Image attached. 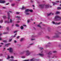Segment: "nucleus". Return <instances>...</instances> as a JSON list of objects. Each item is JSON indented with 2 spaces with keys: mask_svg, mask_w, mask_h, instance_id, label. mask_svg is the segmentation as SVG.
Returning <instances> with one entry per match:
<instances>
[{
  "mask_svg": "<svg viewBox=\"0 0 61 61\" xmlns=\"http://www.w3.org/2000/svg\"><path fill=\"white\" fill-rule=\"evenodd\" d=\"M61 32H59L58 34L55 33V36H53V38H55V37H57V38H58L60 37V36L59 35V34H61Z\"/></svg>",
  "mask_w": 61,
  "mask_h": 61,
  "instance_id": "nucleus-1",
  "label": "nucleus"
},
{
  "mask_svg": "<svg viewBox=\"0 0 61 61\" xmlns=\"http://www.w3.org/2000/svg\"><path fill=\"white\" fill-rule=\"evenodd\" d=\"M55 19L56 20H58V21L61 20V17L57 15L55 17Z\"/></svg>",
  "mask_w": 61,
  "mask_h": 61,
  "instance_id": "nucleus-2",
  "label": "nucleus"
},
{
  "mask_svg": "<svg viewBox=\"0 0 61 61\" xmlns=\"http://www.w3.org/2000/svg\"><path fill=\"white\" fill-rule=\"evenodd\" d=\"M7 50H9V52L11 54H12L13 53V49L12 48L10 47L9 48V49H8Z\"/></svg>",
  "mask_w": 61,
  "mask_h": 61,
  "instance_id": "nucleus-3",
  "label": "nucleus"
},
{
  "mask_svg": "<svg viewBox=\"0 0 61 61\" xmlns=\"http://www.w3.org/2000/svg\"><path fill=\"white\" fill-rule=\"evenodd\" d=\"M26 53L25 55L26 56H28L30 55V54L31 53V52L29 51L28 50L26 51Z\"/></svg>",
  "mask_w": 61,
  "mask_h": 61,
  "instance_id": "nucleus-4",
  "label": "nucleus"
},
{
  "mask_svg": "<svg viewBox=\"0 0 61 61\" xmlns=\"http://www.w3.org/2000/svg\"><path fill=\"white\" fill-rule=\"evenodd\" d=\"M45 6L44 5H40V7L41 9H43L44 8V7Z\"/></svg>",
  "mask_w": 61,
  "mask_h": 61,
  "instance_id": "nucleus-5",
  "label": "nucleus"
},
{
  "mask_svg": "<svg viewBox=\"0 0 61 61\" xmlns=\"http://www.w3.org/2000/svg\"><path fill=\"white\" fill-rule=\"evenodd\" d=\"M5 0H0V3H2V4H4L5 3Z\"/></svg>",
  "mask_w": 61,
  "mask_h": 61,
  "instance_id": "nucleus-6",
  "label": "nucleus"
},
{
  "mask_svg": "<svg viewBox=\"0 0 61 61\" xmlns=\"http://www.w3.org/2000/svg\"><path fill=\"white\" fill-rule=\"evenodd\" d=\"M52 23L53 24H55V25H60V22L56 23H55V22L54 21H52Z\"/></svg>",
  "mask_w": 61,
  "mask_h": 61,
  "instance_id": "nucleus-7",
  "label": "nucleus"
},
{
  "mask_svg": "<svg viewBox=\"0 0 61 61\" xmlns=\"http://www.w3.org/2000/svg\"><path fill=\"white\" fill-rule=\"evenodd\" d=\"M7 13L8 15V19H10V15H10L9 12H8Z\"/></svg>",
  "mask_w": 61,
  "mask_h": 61,
  "instance_id": "nucleus-8",
  "label": "nucleus"
},
{
  "mask_svg": "<svg viewBox=\"0 0 61 61\" xmlns=\"http://www.w3.org/2000/svg\"><path fill=\"white\" fill-rule=\"evenodd\" d=\"M30 61H36V59L35 58H32L30 60Z\"/></svg>",
  "mask_w": 61,
  "mask_h": 61,
  "instance_id": "nucleus-9",
  "label": "nucleus"
},
{
  "mask_svg": "<svg viewBox=\"0 0 61 61\" xmlns=\"http://www.w3.org/2000/svg\"><path fill=\"white\" fill-rule=\"evenodd\" d=\"M38 55H39V56H44V54H38Z\"/></svg>",
  "mask_w": 61,
  "mask_h": 61,
  "instance_id": "nucleus-10",
  "label": "nucleus"
},
{
  "mask_svg": "<svg viewBox=\"0 0 61 61\" xmlns=\"http://www.w3.org/2000/svg\"><path fill=\"white\" fill-rule=\"evenodd\" d=\"M29 11V9H26L25 10L24 12H28Z\"/></svg>",
  "mask_w": 61,
  "mask_h": 61,
  "instance_id": "nucleus-11",
  "label": "nucleus"
},
{
  "mask_svg": "<svg viewBox=\"0 0 61 61\" xmlns=\"http://www.w3.org/2000/svg\"><path fill=\"white\" fill-rule=\"evenodd\" d=\"M10 45V43H8L7 44H5V46H6V47H8L9 46V45Z\"/></svg>",
  "mask_w": 61,
  "mask_h": 61,
  "instance_id": "nucleus-12",
  "label": "nucleus"
},
{
  "mask_svg": "<svg viewBox=\"0 0 61 61\" xmlns=\"http://www.w3.org/2000/svg\"><path fill=\"white\" fill-rule=\"evenodd\" d=\"M5 23H8V24H9V23H10V22L9 21H5L4 22Z\"/></svg>",
  "mask_w": 61,
  "mask_h": 61,
  "instance_id": "nucleus-13",
  "label": "nucleus"
},
{
  "mask_svg": "<svg viewBox=\"0 0 61 61\" xmlns=\"http://www.w3.org/2000/svg\"><path fill=\"white\" fill-rule=\"evenodd\" d=\"M42 24V22H41L39 25H37V26L39 27H41V26H40V24Z\"/></svg>",
  "mask_w": 61,
  "mask_h": 61,
  "instance_id": "nucleus-14",
  "label": "nucleus"
},
{
  "mask_svg": "<svg viewBox=\"0 0 61 61\" xmlns=\"http://www.w3.org/2000/svg\"><path fill=\"white\" fill-rule=\"evenodd\" d=\"M51 14H52V15H54L52 13H49V14H48V16H49V15H51Z\"/></svg>",
  "mask_w": 61,
  "mask_h": 61,
  "instance_id": "nucleus-15",
  "label": "nucleus"
},
{
  "mask_svg": "<svg viewBox=\"0 0 61 61\" xmlns=\"http://www.w3.org/2000/svg\"><path fill=\"white\" fill-rule=\"evenodd\" d=\"M25 13V14L26 15H29V13L28 12H24Z\"/></svg>",
  "mask_w": 61,
  "mask_h": 61,
  "instance_id": "nucleus-16",
  "label": "nucleus"
},
{
  "mask_svg": "<svg viewBox=\"0 0 61 61\" xmlns=\"http://www.w3.org/2000/svg\"><path fill=\"white\" fill-rule=\"evenodd\" d=\"M45 37H46V38H48V39H49V38H50V37L48 36H45Z\"/></svg>",
  "mask_w": 61,
  "mask_h": 61,
  "instance_id": "nucleus-17",
  "label": "nucleus"
},
{
  "mask_svg": "<svg viewBox=\"0 0 61 61\" xmlns=\"http://www.w3.org/2000/svg\"><path fill=\"white\" fill-rule=\"evenodd\" d=\"M21 10H24V9H25V7H23L21 9Z\"/></svg>",
  "mask_w": 61,
  "mask_h": 61,
  "instance_id": "nucleus-18",
  "label": "nucleus"
},
{
  "mask_svg": "<svg viewBox=\"0 0 61 61\" xmlns=\"http://www.w3.org/2000/svg\"><path fill=\"white\" fill-rule=\"evenodd\" d=\"M52 4H53V5H56V3L54 2H52Z\"/></svg>",
  "mask_w": 61,
  "mask_h": 61,
  "instance_id": "nucleus-19",
  "label": "nucleus"
},
{
  "mask_svg": "<svg viewBox=\"0 0 61 61\" xmlns=\"http://www.w3.org/2000/svg\"><path fill=\"white\" fill-rule=\"evenodd\" d=\"M23 40H24V38H21L20 40V42H22Z\"/></svg>",
  "mask_w": 61,
  "mask_h": 61,
  "instance_id": "nucleus-20",
  "label": "nucleus"
},
{
  "mask_svg": "<svg viewBox=\"0 0 61 61\" xmlns=\"http://www.w3.org/2000/svg\"><path fill=\"white\" fill-rule=\"evenodd\" d=\"M20 28L21 30H23L24 29V27L23 26H21L20 27Z\"/></svg>",
  "mask_w": 61,
  "mask_h": 61,
  "instance_id": "nucleus-21",
  "label": "nucleus"
},
{
  "mask_svg": "<svg viewBox=\"0 0 61 61\" xmlns=\"http://www.w3.org/2000/svg\"><path fill=\"white\" fill-rule=\"evenodd\" d=\"M6 29H7V30L8 31V30H9V27H7L6 28Z\"/></svg>",
  "mask_w": 61,
  "mask_h": 61,
  "instance_id": "nucleus-22",
  "label": "nucleus"
},
{
  "mask_svg": "<svg viewBox=\"0 0 61 61\" xmlns=\"http://www.w3.org/2000/svg\"><path fill=\"white\" fill-rule=\"evenodd\" d=\"M10 57L9 56H8V57H7V59H9V58H10Z\"/></svg>",
  "mask_w": 61,
  "mask_h": 61,
  "instance_id": "nucleus-23",
  "label": "nucleus"
},
{
  "mask_svg": "<svg viewBox=\"0 0 61 61\" xmlns=\"http://www.w3.org/2000/svg\"><path fill=\"white\" fill-rule=\"evenodd\" d=\"M20 13L19 12H16V14H17V15H18L20 14Z\"/></svg>",
  "mask_w": 61,
  "mask_h": 61,
  "instance_id": "nucleus-24",
  "label": "nucleus"
},
{
  "mask_svg": "<svg viewBox=\"0 0 61 61\" xmlns=\"http://www.w3.org/2000/svg\"><path fill=\"white\" fill-rule=\"evenodd\" d=\"M57 9L58 10L61 9V8L59 7H58L57 8Z\"/></svg>",
  "mask_w": 61,
  "mask_h": 61,
  "instance_id": "nucleus-25",
  "label": "nucleus"
},
{
  "mask_svg": "<svg viewBox=\"0 0 61 61\" xmlns=\"http://www.w3.org/2000/svg\"><path fill=\"white\" fill-rule=\"evenodd\" d=\"M8 34V32H6V33H3V35H5V34Z\"/></svg>",
  "mask_w": 61,
  "mask_h": 61,
  "instance_id": "nucleus-26",
  "label": "nucleus"
},
{
  "mask_svg": "<svg viewBox=\"0 0 61 61\" xmlns=\"http://www.w3.org/2000/svg\"><path fill=\"white\" fill-rule=\"evenodd\" d=\"M60 13V12H57L56 13V14H59Z\"/></svg>",
  "mask_w": 61,
  "mask_h": 61,
  "instance_id": "nucleus-27",
  "label": "nucleus"
},
{
  "mask_svg": "<svg viewBox=\"0 0 61 61\" xmlns=\"http://www.w3.org/2000/svg\"><path fill=\"white\" fill-rule=\"evenodd\" d=\"M12 39H9V42H10L11 41H12Z\"/></svg>",
  "mask_w": 61,
  "mask_h": 61,
  "instance_id": "nucleus-28",
  "label": "nucleus"
},
{
  "mask_svg": "<svg viewBox=\"0 0 61 61\" xmlns=\"http://www.w3.org/2000/svg\"><path fill=\"white\" fill-rule=\"evenodd\" d=\"M30 22V20H27L28 23Z\"/></svg>",
  "mask_w": 61,
  "mask_h": 61,
  "instance_id": "nucleus-29",
  "label": "nucleus"
},
{
  "mask_svg": "<svg viewBox=\"0 0 61 61\" xmlns=\"http://www.w3.org/2000/svg\"><path fill=\"white\" fill-rule=\"evenodd\" d=\"M11 5L12 6H14L15 5V4H12Z\"/></svg>",
  "mask_w": 61,
  "mask_h": 61,
  "instance_id": "nucleus-30",
  "label": "nucleus"
},
{
  "mask_svg": "<svg viewBox=\"0 0 61 61\" xmlns=\"http://www.w3.org/2000/svg\"><path fill=\"white\" fill-rule=\"evenodd\" d=\"M17 34H15V35L13 36V37H15L16 36V35Z\"/></svg>",
  "mask_w": 61,
  "mask_h": 61,
  "instance_id": "nucleus-31",
  "label": "nucleus"
},
{
  "mask_svg": "<svg viewBox=\"0 0 61 61\" xmlns=\"http://www.w3.org/2000/svg\"><path fill=\"white\" fill-rule=\"evenodd\" d=\"M3 18L4 19H5V18H6V16H3Z\"/></svg>",
  "mask_w": 61,
  "mask_h": 61,
  "instance_id": "nucleus-32",
  "label": "nucleus"
},
{
  "mask_svg": "<svg viewBox=\"0 0 61 61\" xmlns=\"http://www.w3.org/2000/svg\"><path fill=\"white\" fill-rule=\"evenodd\" d=\"M10 23H12V19H10Z\"/></svg>",
  "mask_w": 61,
  "mask_h": 61,
  "instance_id": "nucleus-33",
  "label": "nucleus"
},
{
  "mask_svg": "<svg viewBox=\"0 0 61 61\" xmlns=\"http://www.w3.org/2000/svg\"><path fill=\"white\" fill-rule=\"evenodd\" d=\"M3 42H4V43H7V41H3Z\"/></svg>",
  "mask_w": 61,
  "mask_h": 61,
  "instance_id": "nucleus-34",
  "label": "nucleus"
},
{
  "mask_svg": "<svg viewBox=\"0 0 61 61\" xmlns=\"http://www.w3.org/2000/svg\"><path fill=\"white\" fill-rule=\"evenodd\" d=\"M21 58H25V56H21Z\"/></svg>",
  "mask_w": 61,
  "mask_h": 61,
  "instance_id": "nucleus-35",
  "label": "nucleus"
},
{
  "mask_svg": "<svg viewBox=\"0 0 61 61\" xmlns=\"http://www.w3.org/2000/svg\"><path fill=\"white\" fill-rule=\"evenodd\" d=\"M49 55H51L52 54V52H49Z\"/></svg>",
  "mask_w": 61,
  "mask_h": 61,
  "instance_id": "nucleus-36",
  "label": "nucleus"
},
{
  "mask_svg": "<svg viewBox=\"0 0 61 61\" xmlns=\"http://www.w3.org/2000/svg\"><path fill=\"white\" fill-rule=\"evenodd\" d=\"M29 11L30 12H33V10H29Z\"/></svg>",
  "mask_w": 61,
  "mask_h": 61,
  "instance_id": "nucleus-37",
  "label": "nucleus"
},
{
  "mask_svg": "<svg viewBox=\"0 0 61 61\" xmlns=\"http://www.w3.org/2000/svg\"><path fill=\"white\" fill-rule=\"evenodd\" d=\"M19 37H20V36H18L16 38L17 39H19Z\"/></svg>",
  "mask_w": 61,
  "mask_h": 61,
  "instance_id": "nucleus-38",
  "label": "nucleus"
},
{
  "mask_svg": "<svg viewBox=\"0 0 61 61\" xmlns=\"http://www.w3.org/2000/svg\"><path fill=\"white\" fill-rule=\"evenodd\" d=\"M16 26H17V27H19V25H18V24H16Z\"/></svg>",
  "mask_w": 61,
  "mask_h": 61,
  "instance_id": "nucleus-39",
  "label": "nucleus"
},
{
  "mask_svg": "<svg viewBox=\"0 0 61 61\" xmlns=\"http://www.w3.org/2000/svg\"><path fill=\"white\" fill-rule=\"evenodd\" d=\"M41 33H38V35L39 36L40 35H41Z\"/></svg>",
  "mask_w": 61,
  "mask_h": 61,
  "instance_id": "nucleus-40",
  "label": "nucleus"
},
{
  "mask_svg": "<svg viewBox=\"0 0 61 61\" xmlns=\"http://www.w3.org/2000/svg\"><path fill=\"white\" fill-rule=\"evenodd\" d=\"M3 22V20H1L0 21V23H2Z\"/></svg>",
  "mask_w": 61,
  "mask_h": 61,
  "instance_id": "nucleus-41",
  "label": "nucleus"
},
{
  "mask_svg": "<svg viewBox=\"0 0 61 61\" xmlns=\"http://www.w3.org/2000/svg\"><path fill=\"white\" fill-rule=\"evenodd\" d=\"M30 40L31 41H32L33 40H35V39H30Z\"/></svg>",
  "mask_w": 61,
  "mask_h": 61,
  "instance_id": "nucleus-42",
  "label": "nucleus"
},
{
  "mask_svg": "<svg viewBox=\"0 0 61 61\" xmlns=\"http://www.w3.org/2000/svg\"><path fill=\"white\" fill-rule=\"evenodd\" d=\"M34 45V43H31V44H30V45L31 46L32 45Z\"/></svg>",
  "mask_w": 61,
  "mask_h": 61,
  "instance_id": "nucleus-43",
  "label": "nucleus"
},
{
  "mask_svg": "<svg viewBox=\"0 0 61 61\" xmlns=\"http://www.w3.org/2000/svg\"><path fill=\"white\" fill-rule=\"evenodd\" d=\"M40 49L42 50V49H43V48L42 47H40Z\"/></svg>",
  "mask_w": 61,
  "mask_h": 61,
  "instance_id": "nucleus-44",
  "label": "nucleus"
},
{
  "mask_svg": "<svg viewBox=\"0 0 61 61\" xmlns=\"http://www.w3.org/2000/svg\"><path fill=\"white\" fill-rule=\"evenodd\" d=\"M17 32V31H14V33H16V32Z\"/></svg>",
  "mask_w": 61,
  "mask_h": 61,
  "instance_id": "nucleus-45",
  "label": "nucleus"
},
{
  "mask_svg": "<svg viewBox=\"0 0 61 61\" xmlns=\"http://www.w3.org/2000/svg\"><path fill=\"white\" fill-rule=\"evenodd\" d=\"M14 57H13V56H11V58H14Z\"/></svg>",
  "mask_w": 61,
  "mask_h": 61,
  "instance_id": "nucleus-46",
  "label": "nucleus"
},
{
  "mask_svg": "<svg viewBox=\"0 0 61 61\" xmlns=\"http://www.w3.org/2000/svg\"><path fill=\"white\" fill-rule=\"evenodd\" d=\"M53 53H56V51H53Z\"/></svg>",
  "mask_w": 61,
  "mask_h": 61,
  "instance_id": "nucleus-47",
  "label": "nucleus"
},
{
  "mask_svg": "<svg viewBox=\"0 0 61 61\" xmlns=\"http://www.w3.org/2000/svg\"><path fill=\"white\" fill-rule=\"evenodd\" d=\"M51 44V43H50V42H49L48 43V45H49V44Z\"/></svg>",
  "mask_w": 61,
  "mask_h": 61,
  "instance_id": "nucleus-48",
  "label": "nucleus"
},
{
  "mask_svg": "<svg viewBox=\"0 0 61 61\" xmlns=\"http://www.w3.org/2000/svg\"><path fill=\"white\" fill-rule=\"evenodd\" d=\"M3 8V9H5L6 8L5 7H2Z\"/></svg>",
  "mask_w": 61,
  "mask_h": 61,
  "instance_id": "nucleus-49",
  "label": "nucleus"
},
{
  "mask_svg": "<svg viewBox=\"0 0 61 61\" xmlns=\"http://www.w3.org/2000/svg\"><path fill=\"white\" fill-rule=\"evenodd\" d=\"M14 43H16V41H15V40L14 41Z\"/></svg>",
  "mask_w": 61,
  "mask_h": 61,
  "instance_id": "nucleus-50",
  "label": "nucleus"
},
{
  "mask_svg": "<svg viewBox=\"0 0 61 61\" xmlns=\"http://www.w3.org/2000/svg\"><path fill=\"white\" fill-rule=\"evenodd\" d=\"M16 18H19V17H18V16H16L15 17Z\"/></svg>",
  "mask_w": 61,
  "mask_h": 61,
  "instance_id": "nucleus-51",
  "label": "nucleus"
},
{
  "mask_svg": "<svg viewBox=\"0 0 61 61\" xmlns=\"http://www.w3.org/2000/svg\"><path fill=\"white\" fill-rule=\"evenodd\" d=\"M45 6L46 7H47L48 6L47 5H46Z\"/></svg>",
  "mask_w": 61,
  "mask_h": 61,
  "instance_id": "nucleus-52",
  "label": "nucleus"
},
{
  "mask_svg": "<svg viewBox=\"0 0 61 61\" xmlns=\"http://www.w3.org/2000/svg\"><path fill=\"white\" fill-rule=\"evenodd\" d=\"M30 2H31V3H33V1L32 0H31Z\"/></svg>",
  "mask_w": 61,
  "mask_h": 61,
  "instance_id": "nucleus-53",
  "label": "nucleus"
},
{
  "mask_svg": "<svg viewBox=\"0 0 61 61\" xmlns=\"http://www.w3.org/2000/svg\"><path fill=\"white\" fill-rule=\"evenodd\" d=\"M23 26H26V25H23Z\"/></svg>",
  "mask_w": 61,
  "mask_h": 61,
  "instance_id": "nucleus-54",
  "label": "nucleus"
},
{
  "mask_svg": "<svg viewBox=\"0 0 61 61\" xmlns=\"http://www.w3.org/2000/svg\"><path fill=\"white\" fill-rule=\"evenodd\" d=\"M56 3H58L59 2V1H56Z\"/></svg>",
  "mask_w": 61,
  "mask_h": 61,
  "instance_id": "nucleus-55",
  "label": "nucleus"
},
{
  "mask_svg": "<svg viewBox=\"0 0 61 61\" xmlns=\"http://www.w3.org/2000/svg\"><path fill=\"white\" fill-rule=\"evenodd\" d=\"M12 61H17V60L14 61V60H12Z\"/></svg>",
  "mask_w": 61,
  "mask_h": 61,
  "instance_id": "nucleus-56",
  "label": "nucleus"
},
{
  "mask_svg": "<svg viewBox=\"0 0 61 61\" xmlns=\"http://www.w3.org/2000/svg\"><path fill=\"white\" fill-rule=\"evenodd\" d=\"M2 40V38L0 37V40Z\"/></svg>",
  "mask_w": 61,
  "mask_h": 61,
  "instance_id": "nucleus-57",
  "label": "nucleus"
},
{
  "mask_svg": "<svg viewBox=\"0 0 61 61\" xmlns=\"http://www.w3.org/2000/svg\"><path fill=\"white\" fill-rule=\"evenodd\" d=\"M9 5V3H6V5Z\"/></svg>",
  "mask_w": 61,
  "mask_h": 61,
  "instance_id": "nucleus-58",
  "label": "nucleus"
},
{
  "mask_svg": "<svg viewBox=\"0 0 61 61\" xmlns=\"http://www.w3.org/2000/svg\"><path fill=\"white\" fill-rule=\"evenodd\" d=\"M2 35V34H0V36H1Z\"/></svg>",
  "mask_w": 61,
  "mask_h": 61,
  "instance_id": "nucleus-59",
  "label": "nucleus"
},
{
  "mask_svg": "<svg viewBox=\"0 0 61 61\" xmlns=\"http://www.w3.org/2000/svg\"><path fill=\"white\" fill-rule=\"evenodd\" d=\"M2 27V26H1L0 25V28H1Z\"/></svg>",
  "mask_w": 61,
  "mask_h": 61,
  "instance_id": "nucleus-60",
  "label": "nucleus"
},
{
  "mask_svg": "<svg viewBox=\"0 0 61 61\" xmlns=\"http://www.w3.org/2000/svg\"><path fill=\"white\" fill-rule=\"evenodd\" d=\"M9 12H10V13H12V12L10 11Z\"/></svg>",
  "mask_w": 61,
  "mask_h": 61,
  "instance_id": "nucleus-61",
  "label": "nucleus"
},
{
  "mask_svg": "<svg viewBox=\"0 0 61 61\" xmlns=\"http://www.w3.org/2000/svg\"><path fill=\"white\" fill-rule=\"evenodd\" d=\"M14 26V24H12V26Z\"/></svg>",
  "mask_w": 61,
  "mask_h": 61,
  "instance_id": "nucleus-62",
  "label": "nucleus"
},
{
  "mask_svg": "<svg viewBox=\"0 0 61 61\" xmlns=\"http://www.w3.org/2000/svg\"><path fill=\"white\" fill-rule=\"evenodd\" d=\"M60 46H61V45H59V46L60 47Z\"/></svg>",
  "mask_w": 61,
  "mask_h": 61,
  "instance_id": "nucleus-63",
  "label": "nucleus"
},
{
  "mask_svg": "<svg viewBox=\"0 0 61 61\" xmlns=\"http://www.w3.org/2000/svg\"><path fill=\"white\" fill-rule=\"evenodd\" d=\"M19 22H19V21H18L17 22V23H19Z\"/></svg>",
  "mask_w": 61,
  "mask_h": 61,
  "instance_id": "nucleus-64",
  "label": "nucleus"
}]
</instances>
